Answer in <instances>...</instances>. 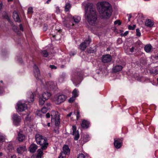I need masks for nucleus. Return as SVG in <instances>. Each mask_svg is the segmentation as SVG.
Listing matches in <instances>:
<instances>
[{
    "label": "nucleus",
    "instance_id": "774afa93",
    "mask_svg": "<svg viewBox=\"0 0 158 158\" xmlns=\"http://www.w3.org/2000/svg\"><path fill=\"white\" fill-rule=\"evenodd\" d=\"M43 125L44 126V127H45L46 126V124H44V123H43Z\"/></svg>",
    "mask_w": 158,
    "mask_h": 158
},
{
    "label": "nucleus",
    "instance_id": "338daca9",
    "mask_svg": "<svg viewBox=\"0 0 158 158\" xmlns=\"http://www.w3.org/2000/svg\"><path fill=\"white\" fill-rule=\"evenodd\" d=\"M2 7V4L0 3V10L1 9Z\"/></svg>",
    "mask_w": 158,
    "mask_h": 158
},
{
    "label": "nucleus",
    "instance_id": "2eb2a0df",
    "mask_svg": "<svg viewBox=\"0 0 158 158\" xmlns=\"http://www.w3.org/2000/svg\"><path fill=\"white\" fill-rule=\"evenodd\" d=\"M63 151L61 153H64L65 154V157L66 155H68L69 154L70 150L68 146L64 145L63 147Z\"/></svg>",
    "mask_w": 158,
    "mask_h": 158
},
{
    "label": "nucleus",
    "instance_id": "f03ea898",
    "mask_svg": "<svg viewBox=\"0 0 158 158\" xmlns=\"http://www.w3.org/2000/svg\"><path fill=\"white\" fill-rule=\"evenodd\" d=\"M97 6L102 18L107 19L110 17L112 9L109 3L106 2H98Z\"/></svg>",
    "mask_w": 158,
    "mask_h": 158
},
{
    "label": "nucleus",
    "instance_id": "6ab92c4d",
    "mask_svg": "<svg viewBox=\"0 0 158 158\" xmlns=\"http://www.w3.org/2000/svg\"><path fill=\"white\" fill-rule=\"evenodd\" d=\"M37 148V146L35 144H31L29 147V150L31 152H34Z\"/></svg>",
    "mask_w": 158,
    "mask_h": 158
},
{
    "label": "nucleus",
    "instance_id": "72a5a7b5",
    "mask_svg": "<svg viewBox=\"0 0 158 158\" xmlns=\"http://www.w3.org/2000/svg\"><path fill=\"white\" fill-rule=\"evenodd\" d=\"M42 113L41 110H38L36 111V114L38 116L41 117Z\"/></svg>",
    "mask_w": 158,
    "mask_h": 158
},
{
    "label": "nucleus",
    "instance_id": "c85d7f7f",
    "mask_svg": "<svg viewBox=\"0 0 158 158\" xmlns=\"http://www.w3.org/2000/svg\"><path fill=\"white\" fill-rule=\"evenodd\" d=\"M71 7V5L69 3H66L65 6V11L66 12L68 11L70 9Z\"/></svg>",
    "mask_w": 158,
    "mask_h": 158
},
{
    "label": "nucleus",
    "instance_id": "412c9836",
    "mask_svg": "<svg viewBox=\"0 0 158 158\" xmlns=\"http://www.w3.org/2000/svg\"><path fill=\"white\" fill-rule=\"evenodd\" d=\"M13 17L15 21L19 22H20L18 14L16 11H14L13 13Z\"/></svg>",
    "mask_w": 158,
    "mask_h": 158
},
{
    "label": "nucleus",
    "instance_id": "a878e982",
    "mask_svg": "<svg viewBox=\"0 0 158 158\" xmlns=\"http://www.w3.org/2000/svg\"><path fill=\"white\" fill-rule=\"evenodd\" d=\"M74 22L76 23H78L81 19V18L79 16H75L73 17Z\"/></svg>",
    "mask_w": 158,
    "mask_h": 158
},
{
    "label": "nucleus",
    "instance_id": "f257e3e1",
    "mask_svg": "<svg viewBox=\"0 0 158 158\" xmlns=\"http://www.w3.org/2000/svg\"><path fill=\"white\" fill-rule=\"evenodd\" d=\"M85 15L89 23L92 26H95L97 23V18L95 8L92 3H87L85 7Z\"/></svg>",
    "mask_w": 158,
    "mask_h": 158
},
{
    "label": "nucleus",
    "instance_id": "9d476101",
    "mask_svg": "<svg viewBox=\"0 0 158 158\" xmlns=\"http://www.w3.org/2000/svg\"><path fill=\"white\" fill-rule=\"evenodd\" d=\"M72 129L73 131L72 135L74 136V139L77 140L79 139L80 136L79 132L78 131H76V127L75 126H72Z\"/></svg>",
    "mask_w": 158,
    "mask_h": 158
},
{
    "label": "nucleus",
    "instance_id": "052dcab7",
    "mask_svg": "<svg viewBox=\"0 0 158 158\" xmlns=\"http://www.w3.org/2000/svg\"><path fill=\"white\" fill-rule=\"evenodd\" d=\"M50 103H47L46 104L47 106L48 107L50 106Z\"/></svg>",
    "mask_w": 158,
    "mask_h": 158
},
{
    "label": "nucleus",
    "instance_id": "c03bdc74",
    "mask_svg": "<svg viewBox=\"0 0 158 158\" xmlns=\"http://www.w3.org/2000/svg\"><path fill=\"white\" fill-rule=\"evenodd\" d=\"M80 117V115L79 114V110H77V114L76 115V118L77 120H78Z\"/></svg>",
    "mask_w": 158,
    "mask_h": 158
},
{
    "label": "nucleus",
    "instance_id": "dca6fc26",
    "mask_svg": "<svg viewBox=\"0 0 158 158\" xmlns=\"http://www.w3.org/2000/svg\"><path fill=\"white\" fill-rule=\"evenodd\" d=\"M89 122L85 120H84L81 124V126L82 128H87L89 127Z\"/></svg>",
    "mask_w": 158,
    "mask_h": 158
},
{
    "label": "nucleus",
    "instance_id": "aec40b11",
    "mask_svg": "<svg viewBox=\"0 0 158 158\" xmlns=\"http://www.w3.org/2000/svg\"><path fill=\"white\" fill-rule=\"evenodd\" d=\"M123 68L121 65H116L113 68V71L114 72H117L121 71Z\"/></svg>",
    "mask_w": 158,
    "mask_h": 158
},
{
    "label": "nucleus",
    "instance_id": "7ed1b4c3",
    "mask_svg": "<svg viewBox=\"0 0 158 158\" xmlns=\"http://www.w3.org/2000/svg\"><path fill=\"white\" fill-rule=\"evenodd\" d=\"M35 138L37 143L41 146L43 150H45L48 145L47 139L39 134L36 135Z\"/></svg>",
    "mask_w": 158,
    "mask_h": 158
},
{
    "label": "nucleus",
    "instance_id": "cd10ccee",
    "mask_svg": "<svg viewBox=\"0 0 158 158\" xmlns=\"http://www.w3.org/2000/svg\"><path fill=\"white\" fill-rule=\"evenodd\" d=\"M6 136L3 133L0 132V142H3L6 139Z\"/></svg>",
    "mask_w": 158,
    "mask_h": 158
},
{
    "label": "nucleus",
    "instance_id": "4c0bfd02",
    "mask_svg": "<svg viewBox=\"0 0 158 158\" xmlns=\"http://www.w3.org/2000/svg\"><path fill=\"white\" fill-rule=\"evenodd\" d=\"M136 27V26L135 25H133V26L129 25L128 26V29L130 30H133L135 29Z\"/></svg>",
    "mask_w": 158,
    "mask_h": 158
},
{
    "label": "nucleus",
    "instance_id": "c9c22d12",
    "mask_svg": "<svg viewBox=\"0 0 158 158\" xmlns=\"http://www.w3.org/2000/svg\"><path fill=\"white\" fill-rule=\"evenodd\" d=\"M33 13V8L31 7L28 8L27 10V13L28 14H31Z\"/></svg>",
    "mask_w": 158,
    "mask_h": 158
},
{
    "label": "nucleus",
    "instance_id": "13d9d810",
    "mask_svg": "<svg viewBox=\"0 0 158 158\" xmlns=\"http://www.w3.org/2000/svg\"><path fill=\"white\" fill-rule=\"evenodd\" d=\"M69 25L73 26L74 25V24L73 23H72L71 22H70L69 23Z\"/></svg>",
    "mask_w": 158,
    "mask_h": 158
},
{
    "label": "nucleus",
    "instance_id": "ea45409f",
    "mask_svg": "<svg viewBox=\"0 0 158 158\" xmlns=\"http://www.w3.org/2000/svg\"><path fill=\"white\" fill-rule=\"evenodd\" d=\"M76 97H73V96L71 98L69 99V102L70 103L72 102L75 100V98Z\"/></svg>",
    "mask_w": 158,
    "mask_h": 158
},
{
    "label": "nucleus",
    "instance_id": "2f4dec72",
    "mask_svg": "<svg viewBox=\"0 0 158 158\" xmlns=\"http://www.w3.org/2000/svg\"><path fill=\"white\" fill-rule=\"evenodd\" d=\"M49 109V108L48 107L47 108L45 107H44L42 109L41 111L43 113L45 114L47 112V110Z\"/></svg>",
    "mask_w": 158,
    "mask_h": 158
},
{
    "label": "nucleus",
    "instance_id": "e433bc0d",
    "mask_svg": "<svg viewBox=\"0 0 158 158\" xmlns=\"http://www.w3.org/2000/svg\"><path fill=\"white\" fill-rule=\"evenodd\" d=\"M42 53L44 57H46L48 56V52L46 50L43 51L42 52Z\"/></svg>",
    "mask_w": 158,
    "mask_h": 158
},
{
    "label": "nucleus",
    "instance_id": "c756f323",
    "mask_svg": "<svg viewBox=\"0 0 158 158\" xmlns=\"http://www.w3.org/2000/svg\"><path fill=\"white\" fill-rule=\"evenodd\" d=\"M79 91L76 89H74L72 92V94L73 97H76L78 95Z\"/></svg>",
    "mask_w": 158,
    "mask_h": 158
},
{
    "label": "nucleus",
    "instance_id": "0eeeda50",
    "mask_svg": "<svg viewBox=\"0 0 158 158\" xmlns=\"http://www.w3.org/2000/svg\"><path fill=\"white\" fill-rule=\"evenodd\" d=\"M91 41L89 38H88L83 42L81 43L79 46L80 49L82 51H84L85 50L86 47L89 45Z\"/></svg>",
    "mask_w": 158,
    "mask_h": 158
},
{
    "label": "nucleus",
    "instance_id": "f8f14e48",
    "mask_svg": "<svg viewBox=\"0 0 158 158\" xmlns=\"http://www.w3.org/2000/svg\"><path fill=\"white\" fill-rule=\"evenodd\" d=\"M111 57L110 55H104L102 57V61L103 63H108L111 61Z\"/></svg>",
    "mask_w": 158,
    "mask_h": 158
},
{
    "label": "nucleus",
    "instance_id": "4468645a",
    "mask_svg": "<svg viewBox=\"0 0 158 158\" xmlns=\"http://www.w3.org/2000/svg\"><path fill=\"white\" fill-rule=\"evenodd\" d=\"M56 85V84L52 81H49L46 83V88L48 89H54L55 88Z\"/></svg>",
    "mask_w": 158,
    "mask_h": 158
},
{
    "label": "nucleus",
    "instance_id": "a19ab883",
    "mask_svg": "<svg viewBox=\"0 0 158 158\" xmlns=\"http://www.w3.org/2000/svg\"><path fill=\"white\" fill-rule=\"evenodd\" d=\"M58 158H65L64 154V153H60V156Z\"/></svg>",
    "mask_w": 158,
    "mask_h": 158
},
{
    "label": "nucleus",
    "instance_id": "1a4fd4ad",
    "mask_svg": "<svg viewBox=\"0 0 158 158\" xmlns=\"http://www.w3.org/2000/svg\"><path fill=\"white\" fill-rule=\"evenodd\" d=\"M34 76L37 80H41L40 73L38 67L35 65L33 67Z\"/></svg>",
    "mask_w": 158,
    "mask_h": 158
},
{
    "label": "nucleus",
    "instance_id": "bf43d9fd",
    "mask_svg": "<svg viewBox=\"0 0 158 158\" xmlns=\"http://www.w3.org/2000/svg\"><path fill=\"white\" fill-rule=\"evenodd\" d=\"M72 114V113L70 112L69 114L68 115H67V117H70L71 116Z\"/></svg>",
    "mask_w": 158,
    "mask_h": 158
},
{
    "label": "nucleus",
    "instance_id": "f3484780",
    "mask_svg": "<svg viewBox=\"0 0 158 158\" xmlns=\"http://www.w3.org/2000/svg\"><path fill=\"white\" fill-rule=\"evenodd\" d=\"M152 49V47L150 44L146 45L144 47L145 51L147 53H150L151 52Z\"/></svg>",
    "mask_w": 158,
    "mask_h": 158
},
{
    "label": "nucleus",
    "instance_id": "393cba45",
    "mask_svg": "<svg viewBox=\"0 0 158 158\" xmlns=\"http://www.w3.org/2000/svg\"><path fill=\"white\" fill-rule=\"evenodd\" d=\"M25 137L24 135L21 132H19L18 134V140L20 142H22L24 140Z\"/></svg>",
    "mask_w": 158,
    "mask_h": 158
},
{
    "label": "nucleus",
    "instance_id": "a18cd8bd",
    "mask_svg": "<svg viewBox=\"0 0 158 158\" xmlns=\"http://www.w3.org/2000/svg\"><path fill=\"white\" fill-rule=\"evenodd\" d=\"M135 44L136 45H138L139 46H140L141 44L142 43L139 40H138L135 43Z\"/></svg>",
    "mask_w": 158,
    "mask_h": 158
},
{
    "label": "nucleus",
    "instance_id": "49530a36",
    "mask_svg": "<svg viewBox=\"0 0 158 158\" xmlns=\"http://www.w3.org/2000/svg\"><path fill=\"white\" fill-rule=\"evenodd\" d=\"M49 67L52 69H56V67L54 65H50Z\"/></svg>",
    "mask_w": 158,
    "mask_h": 158
},
{
    "label": "nucleus",
    "instance_id": "6e6552de",
    "mask_svg": "<svg viewBox=\"0 0 158 158\" xmlns=\"http://www.w3.org/2000/svg\"><path fill=\"white\" fill-rule=\"evenodd\" d=\"M18 112H21L27 109V105L24 103H22L21 102H19L17 103Z\"/></svg>",
    "mask_w": 158,
    "mask_h": 158
},
{
    "label": "nucleus",
    "instance_id": "58836bf2",
    "mask_svg": "<svg viewBox=\"0 0 158 158\" xmlns=\"http://www.w3.org/2000/svg\"><path fill=\"white\" fill-rule=\"evenodd\" d=\"M136 35L139 36L141 35V33L140 32L139 30V29H137L136 30Z\"/></svg>",
    "mask_w": 158,
    "mask_h": 158
},
{
    "label": "nucleus",
    "instance_id": "5701e85b",
    "mask_svg": "<svg viewBox=\"0 0 158 158\" xmlns=\"http://www.w3.org/2000/svg\"><path fill=\"white\" fill-rule=\"evenodd\" d=\"M145 25L148 27H151L153 26L154 23L151 20L148 19L146 20Z\"/></svg>",
    "mask_w": 158,
    "mask_h": 158
},
{
    "label": "nucleus",
    "instance_id": "6e6d98bb",
    "mask_svg": "<svg viewBox=\"0 0 158 158\" xmlns=\"http://www.w3.org/2000/svg\"><path fill=\"white\" fill-rule=\"evenodd\" d=\"M25 119L26 120H30V118H29V116L28 115L27 116L26 118H25Z\"/></svg>",
    "mask_w": 158,
    "mask_h": 158
},
{
    "label": "nucleus",
    "instance_id": "3c124183",
    "mask_svg": "<svg viewBox=\"0 0 158 158\" xmlns=\"http://www.w3.org/2000/svg\"><path fill=\"white\" fill-rule=\"evenodd\" d=\"M76 51L74 52L73 53L72 52H71L70 53V55L71 56H73L74 55H75L76 54Z\"/></svg>",
    "mask_w": 158,
    "mask_h": 158
},
{
    "label": "nucleus",
    "instance_id": "4be33fe9",
    "mask_svg": "<svg viewBox=\"0 0 158 158\" xmlns=\"http://www.w3.org/2000/svg\"><path fill=\"white\" fill-rule=\"evenodd\" d=\"M26 150L25 146H20L17 149V151L18 153L22 154Z\"/></svg>",
    "mask_w": 158,
    "mask_h": 158
},
{
    "label": "nucleus",
    "instance_id": "423d86ee",
    "mask_svg": "<svg viewBox=\"0 0 158 158\" xmlns=\"http://www.w3.org/2000/svg\"><path fill=\"white\" fill-rule=\"evenodd\" d=\"M13 124L16 126H18L20 124L21 118L17 114H14L12 117Z\"/></svg>",
    "mask_w": 158,
    "mask_h": 158
},
{
    "label": "nucleus",
    "instance_id": "b1692460",
    "mask_svg": "<svg viewBox=\"0 0 158 158\" xmlns=\"http://www.w3.org/2000/svg\"><path fill=\"white\" fill-rule=\"evenodd\" d=\"M150 72L151 73L154 75H156L158 74V66H156L150 70Z\"/></svg>",
    "mask_w": 158,
    "mask_h": 158
},
{
    "label": "nucleus",
    "instance_id": "603ef678",
    "mask_svg": "<svg viewBox=\"0 0 158 158\" xmlns=\"http://www.w3.org/2000/svg\"><path fill=\"white\" fill-rule=\"evenodd\" d=\"M154 58L156 60H158V53L157 54H156L155 55V56H154Z\"/></svg>",
    "mask_w": 158,
    "mask_h": 158
},
{
    "label": "nucleus",
    "instance_id": "864d4df0",
    "mask_svg": "<svg viewBox=\"0 0 158 158\" xmlns=\"http://www.w3.org/2000/svg\"><path fill=\"white\" fill-rule=\"evenodd\" d=\"M128 33V31H125L124 33L123 34V36H126L127 34Z\"/></svg>",
    "mask_w": 158,
    "mask_h": 158
},
{
    "label": "nucleus",
    "instance_id": "de8ad7c7",
    "mask_svg": "<svg viewBox=\"0 0 158 158\" xmlns=\"http://www.w3.org/2000/svg\"><path fill=\"white\" fill-rule=\"evenodd\" d=\"M134 47H132L131 48H129V51L131 52H134Z\"/></svg>",
    "mask_w": 158,
    "mask_h": 158
},
{
    "label": "nucleus",
    "instance_id": "f704fd0d",
    "mask_svg": "<svg viewBox=\"0 0 158 158\" xmlns=\"http://www.w3.org/2000/svg\"><path fill=\"white\" fill-rule=\"evenodd\" d=\"M77 158H86V156L83 154L81 153L78 155Z\"/></svg>",
    "mask_w": 158,
    "mask_h": 158
},
{
    "label": "nucleus",
    "instance_id": "e2e57ef3",
    "mask_svg": "<svg viewBox=\"0 0 158 158\" xmlns=\"http://www.w3.org/2000/svg\"><path fill=\"white\" fill-rule=\"evenodd\" d=\"M51 0H48L47 2H46V3L47 4H48L49 3V2H50L51 1Z\"/></svg>",
    "mask_w": 158,
    "mask_h": 158
},
{
    "label": "nucleus",
    "instance_id": "8fccbe9b",
    "mask_svg": "<svg viewBox=\"0 0 158 158\" xmlns=\"http://www.w3.org/2000/svg\"><path fill=\"white\" fill-rule=\"evenodd\" d=\"M46 115L47 118H50V115H51V114H50L49 113H48L46 114Z\"/></svg>",
    "mask_w": 158,
    "mask_h": 158
},
{
    "label": "nucleus",
    "instance_id": "09e8293b",
    "mask_svg": "<svg viewBox=\"0 0 158 158\" xmlns=\"http://www.w3.org/2000/svg\"><path fill=\"white\" fill-rule=\"evenodd\" d=\"M47 26L46 24H44V27H43V30L44 31H46L47 29Z\"/></svg>",
    "mask_w": 158,
    "mask_h": 158
},
{
    "label": "nucleus",
    "instance_id": "37998d69",
    "mask_svg": "<svg viewBox=\"0 0 158 158\" xmlns=\"http://www.w3.org/2000/svg\"><path fill=\"white\" fill-rule=\"evenodd\" d=\"M54 132L56 134H58L59 133L58 128V127H55L54 130Z\"/></svg>",
    "mask_w": 158,
    "mask_h": 158
},
{
    "label": "nucleus",
    "instance_id": "20e7f679",
    "mask_svg": "<svg viewBox=\"0 0 158 158\" xmlns=\"http://www.w3.org/2000/svg\"><path fill=\"white\" fill-rule=\"evenodd\" d=\"M51 116L52 121L54 122L55 125L56 127H58L60 123L58 113L52 111L51 112Z\"/></svg>",
    "mask_w": 158,
    "mask_h": 158
},
{
    "label": "nucleus",
    "instance_id": "473e14b6",
    "mask_svg": "<svg viewBox=\"0 0 158 158\" xmlns=\"http://www.w3.org/2000/svg\"><path fill=\"white\" fill-rule=\"evenodd\" d=\"M55 12L57 14L60 13L61 12V10L58 6H56V7Z\"/></svg>",
    "mask_w": 158,
    "mask_h": 158
},
{
    "label": "nucleus",
    "instance_id": "9b49d317",
    "mask_svg": "<svg viewBox=\"0 0 158 158\" xmlns=\"http://www.w3.org/2000/svg\"><path fill=\"white\" fill-rule=\"evenodd\" d=\"M122 144V140L121 139H114V144L116 148H120Z\"/></svg>",
    "mask_w": 158,
    "mask_h": 158
},
{
    "label": "nucleus",
    "instance_id": "ddd939ff",
    "mask_svg": "<svg viewBox=\"0 0 158 158\" xmlns=\"http://www.w3.org/2000/svg\"><path fill=\"white\" fill-rule=\"evenodd\" d=\"M27 100L28 102H32L34 100V96L33 93L31 91L28 92L27 94Z\"/></svg>",
    "mask_w": 158,
    "mask_h": 158
},
{
    "label": "nucleus",
    "instance_id": "bb28decb",
    "mask_svg": "<svg viewBox=\"0 0 158 158\" xmlns=\"http://www.w3.org/2000/svg\"><path fill=\"white\" fill-rule=\"evenodd\" d=\"M42 149H39L38 151V154L36 156V158H41V156L43 155V152L42 151Z\"/></svg>",
    "mask_w": 158,
    "mask_h": 158
},
{
    "label": "nucleus",
    "instance_id": "680f3d73",
    "mask_svg": "<svg viewBox=\"0 0 158 158\" xmlns=\"http://www.w3.org/2000/svg\"><path fill=\"white\" fill-rule=\"evenodd\" d=\"M11 158H16V156H11Z\"/></svg>",
    "mask_w": 158,
    "mask_h": 158
},
{
    "label": "nucleus",
    "instance_id": "5fc2aeb1",
    "mask_svg": "<svg viewBox=\"0 0 158 158\" xmlns=\"http://www.w3.org/2000/svg\"><path fill=\"white\" fill-rule=\"evenodd\" d=\"M20 29V30L22 31L23 30V26L21 24H20L19 25Z\"/></svg>",
    "mask_w": 158,
    "mask_h": 158
},
{
    "label": "nucleus",
    "instance_id": "7c9ffc66",
    "mask_svg": "<svg viewBox=\"0 0 158 158\" xmlns=\"http://www.w3.org/2000/svg\"><path fill=\"white\" fill-rule=\"evenodd\" d=\"M45 100V99H43L42 98L40 97V98H39V102L40 105H43L44 103Z\"/></svg>",
    "mask_w": 158,
    "mask_h": 158
},
{
    "label": "nucleus",
    "instance_id": "0e129e2a",
    "mask_svg": "<svg viewBox=\"0 0 158 158\" xmlns=\"http://www.w3.org/2000/svg\"><path fill=\"white\" fill-rule=\"evenodd\" d=\"M47 126L48 127H49L50 126V123H47Z\"/></svg>",
    "mask_w": 158,
    "mask_h": 158
},
{
    "label": "nucleus",
    "instance_id": "39448f33",
    "mask_svg": "<svg viewBox=\"0 0 158 158\" xmlns=\"http://www.w3.org/2000/svg\"><path fill=\"white\" fill-rule=\"evenodd\" d=\"M66 98V96L64 95L58 94L55 96L54 101L56 104H59L64 102Z\"/></svg>",
    "mask_w": 158,
    "mask_h": 158
},
{
    "label": "nucleus",
    "instance_id": "79ce46f5",
    "mask_svg": "<svg viewBox=\"0 0 158 158\" xmlns=\"http://www.w3.org/2000/svg\"><path fill=\"white\" fill-rule=\"evenodd\" d=\"M121 23V22L119 20H117L114 22V24L115 25L118 24V25H120Z\"/></svg>",
    "mask_w": 158,
    "mask_h": 158
},
{
    "label": "nucleus",
    "instance_id": "4d7b16f0",
    "mask_svg": "<svg viewBox=\"0 0 158 158\" xmlns=\"http://www.w3.org/2000/svg\"><path fill=\"white\" fill-rule=\"evenodd\" d=\"M2 88L0 87V95L2 94L3 91L2 90Z\"/></svg>",
    "mask_w": 158,
    "mask_h": 158
},
{
    "label": "nucleus",
    "instance_id": "69168bd1",
    "mask_svg": "<svg viewBox=\"0 0 158 158\" xmlns=\"http://www.w3.org/2000/svg\"><path fill=\"white\" fill-rule=\"evenodd\" d=\"M131 18V16H129L128 18V21H130V19Z\"/></svg>",
    "mask_w": 158,
    "mask_h": 158
},
{
    "label": "nucleus",
    "instance_id": "a211bd4d",
    "mask_svg": "<svg viewBox=\"0 0 158 158\" xmlns=\"http://www.w3.org/2000/svg\"><path fill=\"white\" fill-rule=\"evenodd\" d=\"M51 96V94L48 92H44L43 93L41 96V97L45 100H47Z\"/></svg>",
    "mask_w": 158,
    "mask_h": 158
}]
</instances>
